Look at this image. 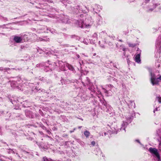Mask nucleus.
I'll list each match as a JSON object with an SVG mask.
<instances>
[{
  "mask_svg": "<svg viewBox=\"0 0 161 161\" xmlns=\"http://www.w3.org/2000/svg\"><path fill=\"white\" fill-rule=\"evenodd\" d=\"M150 75L151 76V80L152 84L153 85L157 84L159 82L158 78H155L154 74H153L152 72L150 73Z\"/></svg>",
  "mask_w": 161,
  "mask_h": 161,
  "instance_id": "obj_1",
  "label": "nucleus"
},
{
  "mask_svg": "<svg viewBox=\"0 0 161 161\" xmlns=\"http://www.w3.org/2000/svg\"><path fill=\"white\" fill-rule=\"evenodd\" d=\"M149 151L152 153V154H154L158 158H159V154L156 148H150L149 149Z\"/></svg>",
  "mask_w": 161,
  "mask_h": 161,
  "instance_id": "obj_2",
  "label": "nucleus"
},
{
  "mask_svg": "<svg viewBox=\"0 0 161 161\" xmlns=\"http://www.w3.org/2000/svg\"><path fill=\"white\" fill-rule=\"evenodd\" d=\"M135 60L136 62L138 63H139L140 62V53L136 55Z\"/></svg>",
  "mask_w": 161,
  "mask_h": 161,
  "instance_id": "obj_3",
  "label": "nucleus"
},
{
  "mask_svg": "<svg viewBox=\"0 0 161 161\" xmlns=\"http://www.w3.org/2000/svg\"><path fill=\"white\" fill-rule=\"evenodd\" d=\"M14 40L17 43H19L20 42L22 41V39L20 37L16 36L14 37Z\"/></svg>",
  "mask_w": 161,
  "mask_h": 161,
  "instance_id": "obj_4",
  "label": "nucleus"
},
{
  "mask_svg": "<svg viewBox=\"0 0 161 161\" xmlns=\"http://www.w3.org/2000/svg\"><path fill=\"white\" fill-rule=\"evenodd\" d=\"M84 134L86 137H88L89 135L90 132L87 131H85Z\"/></svg>",
  "mask_w": 161,
  "mask_h": 161,
  "instance_id": "obj_5",
  "label": "nucleus"
},
{
  "mask_svg": "<svg viewBox=\"0 0 161 161\" xmlns=\"http://www.w3.org/2000/svg\"><path fill=\"white\" fill-rule=\"evenodd\" d=\"M157 99H158V101L159 103H161V97H157Z\"/></svg>",
  "mask_w": 161,
  "mask_h": 161,
  "instance_id": "obj_6",
  "label": "nucleus"
},
{
  "mask_svg": "<svg viewBox=\"0 0 161 161\" xmlns=\"http://www.w3.org/2000/svg\"><path fill=\"white\" fill-rule=\"evenodd\" d=\"M129 46L130 47H133L135 46V45L133 44H129Z\"/></svg>",
  "mask_w": 161,
  "mask_h": 161,
  "instance_id": "obj_7",
  "label": "nucleus"
},
{
  "mask_svg": "<svg viewBox=\"0 0 161 161\" xmlns=\"http://www.w3.org/2000/svg\"><path fill=\"white\" fill-rule=\"evenodd\" d=\"M43 159L44 161H49V160L45 157L43 158Z\"/></svg>",
  "mask_w": 161,
  "mask_h": 161,
  "instance_id": "obj_8",
  "label": "nucleus"
},
{
  "mask_svg": "<svg viewBox=\"0 0 161 161\" xmlns=\"http://www.w3.org/2000/svg\"><path fill=\"white\" fill-rule=\"evenodd\" d=\"M91 143L93 146H94L95 144V142L94 141H92V142Z\"/></svg>",
  "mask_w": 161,
  "mask_h": 161,
  "instance_id": "obj_9",
  "label": "nucleus"
},
{
  "mask_svg": "<svg viewBox=\"0 0 161 161\" xmlns=\"http://www.w3.org/2000/svg\"><path fill=\"white\" fill-rule=\"evenodd\" d=\"M158 78V79H159L160 80H161V76H160V77H159Z\"/></svg>",
  "mask_w": 161,
  "mask_h": 161,
  "instance_id": "obj_10",
  "label": "nucleus"
},
{
  "mask_svg": "<svg viewBox=\"0 0 161 161\" xmlns=\"http://www.w3.org/2000/svg\"><path fill=\"white\" fill-rule=\"evenodd\" d=\"M84 25L86 26V27H87V26H90V25Z\"/></svg>",
  "mask_w": 161,
  "mask_h": 161,
  "instance_id": "obj_11",
  "label": "nucleus"
},
{
  "mask_svg": "<svg viewBox=\"0 0 161 161\" xmlns=\"http://www.w3.org/2000/svg\"><path fill=\"white\" fill-rule=\"evenodd\" d=\"M84 25H82V27H83L84 26Z\"/></svg>",
  "mask_w": 161,
  "mask_h": 161,
  "instance_id": "obj_12",
  "label": "nucleus"
},
{
  "mask_svg": "<svg viewBox=\"0 0 161 161\" xmlns=\"http://www.w3.org/2000/svg\"><path fill=\"white\" fill-rule=\"evenodd\" d=\"M160 144V145L161 146V143H160V144Z\"/></svg>",
  "mask_w": 161,
  "mask_h": 161,
  "instance_id": "obj_13",
  "label": "nucleus"
}]
</instances>
